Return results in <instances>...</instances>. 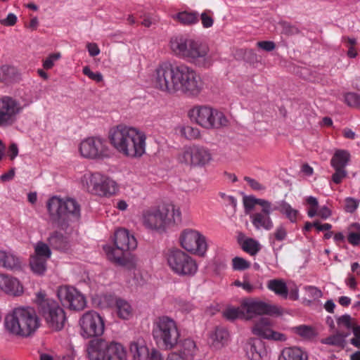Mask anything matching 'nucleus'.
<instances>
[{
    "instance_id": "f257e3e1",
    "label": "nucleus",
    "mask_w": 360,
    "mask_h": 360,
    "mask_svg": "<svg viewBox=\"0 0 360 360\" xmlns=\"http://www.w3.org/2000/svg\"><path fill=\"white\" fill-rule=\"evenodd\" d=\"M169 48L172 53L196 67L208 68L214 58L208 45L201 40L186 35L171 38Z\"/></svg>"
},
{
    "instance_id": "f03ea898",
    "label": "nucleus",
    "mask_w": 360,
    "mask_h": 360,
    "mask_svg": "<svg viewBox=\"0 0 360 360\" xmlns=\"http://www.w3.org/2000/svg\"><path fill=\"white\" fill-rule=\"evenodd\" d=\"M108 139L112 148L125 157L138 158L146 153V135L136 127L120 124L110 129Z\"/></svg>"
},
{
    "instance_id": "7ed1b4c3",
    "label": "nucleus",
    "mask_w": 360,
    "mask_h": 360,
    "mask_svg": "<svg viewBox=\"0 0 360 360\" xmlns=\"http://www.w3.org/2000/svg\"><path fill=\"white\" fill-rule=\"evenodd\" d=\"M40 326V319L34 309L20 307L6 314L5 330L10 334L27 338L32 335Z\"/></svg>"
},
{
    "instance_id": "20e7f679",
    "label": "nucleus",
    "mask_w": 360,
    "mask_h": 360,
    "mask_svg": "<svg viewBox=\"0 0 360 360\" xmlns=\"http://www.w3.org/2000/svg\"><path fill=\"white\" fill-rule=\"evenodd\" d=\"M172 94L181 93L188 97H197L204 89L200 75L192 67L175 61Z\"/></svg>"
},
{
    "instance_id": "39448f33",
    "label": "nucleus",
    "mask_w": 360,
    "mask_h": 360,
    "mask_svg": "<svg viewBox=\"0 0 360 360\" xmlns=\"http://www.w3.org/2000/svg\"><path fill=\"white\" fill-rule=\"evenodd\" d=\"M165 257L171 271L178 276L190 278L198 272L195 259L179 248L168 250Z\"/></svg>"
},
{
    "instance_id": "423d86ee",
    "label": "nucleus",
    "mask_w": 360,
    "mask_h": 360,
    "mask_svg": "<svg viewBox=\"0 0 360 360\" xmlns=\"http://www.w3.org/2000/svg\"><path fill=\"white\" fill-rule=\"evenodd\" d=\"M82 186L90 193L100 197H110L119 190L117 183L101 172L86 173L81 177Z\"/></svg>"
},
{
    "instance_id": "0eeeda50",
    "label": "nucleus",
    "mask_w": 360,
    "mask_h": 360,
    "mask_svg": "<svg viewBox=\"0 0 360 360\" xmlns=\"http://www.w3.org/2000/svg\"><path fill=\"white\" fill-rule=\"evenodd\" d=\"M35 302L39 311L49 326L54 330H60L65 325L66 316L64 310L53 299L46 297L44 292L36 295Z\"/></svg>"
},
{
    "instance_id": "6e6552de",
    "label": "nucleus",
    "mask_w": 360,
    "mask_h": 360,
    "mask_svg": "<svg viewBox=\"0 0 360 360\" xmlns=\"http://www.w3.org/2000/svg\"><path fill=\"white\" fill-rule=\"evenodd\" d=\"M153 336L157 343L171 349L177 345L180 332L173 319L162 316L157 318L153 323Z\"/></svg>"
},
{
    "instance_id": "1a4fd4ad",
    "label": "nucleus",
    "mask_w": 360,
    "mask_h": 360,
    "mask_svg": "<svg viewBox=\"0 0 360 360\" xmlns=\"http://www.w3.org/2000/svg\"><path fill=\"white\" fill-rule=\"evenodd\" d=\"M191 120L207 129H219L228 124L224 112L208 105H195L188 111Z\"/></svg>"
},
{
    "instance_id": "9d476101",
    "label": "nucleus",
    "mask_w": 360,
    "mask_h": 360,
    "mask_svg": "<svg viewBox=\"0 0 360 360\" xmlns=\"http://www.w3.org/2000/svg\"><path fill=\"white\" fill-rule=\"evenodd\" d=\"M30 102L15 96H0V127H8L17 122L20 115Z\"/></svg>"
},
{
    "instance_id": "9b49d317",
    "label": "nucleus",
    "mask_w": 360,
    "mask_h": 360,
    "mask_svg": "<svg viewBox=\"0 0 360 360\" xmlns=\"http://www.w3.org/2000/svg\"><path fill=\"white\" fill-rule=\"evenodd\" d=\"M50 216L54 219H78L80 217V206L73 198L51 197L46 204Z\"/></svg>"
},
{
    "instance_id": "f8f14e48",
    "label": "nucleus",
    "mask_w": 360,
    "mask_h": 360,
    "mask_svg": "<svg viewBox=\"0 0 360 360\" xmlns=\"http://www.w3.org/2000/svg\"><path fill=\"white\" fill-rule=\"evenodd\" d=\"M175 61L166 60L160 62L151 75L153 86L163 93L172 94Z\"/></svg>"
},
{
    "instance_id": "ddd939ff",
    "label": "nucleus",
    "mask_w": 360,
    "mask_h": 360,
    "mask_svg": "<svg viewBox=\"0 0 360 360\" xmlns=\"http://www.w3.org/2000/svg\"><path fill=\"white\" fill-rule=\"evenodd\" d=\"M177 161L187 166L204 167L210 163L212 154L208 148L199 145L184 146L178 153Z\"/></svg>"
},
{
    "instance_id": "4468645a",
    "label": "nucleus",
    "mask_w": 360,
    "mask_h": 360,
    "mask_svg": "<svg viewBox=\"0 0 360 360\" xmlns=\"http://www.w3.org/2000/svg\"><path fill=\"white\" fill-rule=\"evenodd\" d=\"M181 247L186 252L203 257L207 250L206 237L199 231L193 229H185L179 235Z\"/></svg>"
},
{
    "instance_id": "2eb2a0df",
    "label": "nucleus",
    "mask_w": 360,
    "mask_h": 360,
    "mask_svg": "<svg viewBox=\"0 0 360 360\" xmlns=\"http://www.w3.org/2000/svg\"><path fill=\"white\" fill-rule=\"evenodd\" d=\"M79 152L82 158L90 160H103L110 155L105 141L98 136L82 139L79 144Z\"/></svg>"
},
{
    "instance_id": "dca6fc26",
    "label": "nucleus",
    "mask_w": 360,
    "mask_h": 360,
    "mask_svg": "<svg viewBox=\"0 0 360 360\" xmlns=\"http://www.w3.org/2000/svg\"><path fill=\"white\" fill-rule=\"evenodd\" d=\"M167 215L168 209L166 207H152L147 208L142 212L143 225L149 230L165 232L169 227Z\"/></svg>"
},
{
    "instance_id": "f3484780",
    "label": "nucleus",
    "mask_w": 360,
    "mask_h": 360,
    "mask_svg": "<svg viewBox=\"0 0 360 360\" xmlns=\"http://www.w3.org/2000/svg\"><path fill=\"white\" fill-rule=\"evenodd\" d=\"M245 319L249 320L258 315H281L283 309L278 305L271 304L257 299H245L243 302Z\"/></svg>"
},
{
    "instance_id": "a211bd4d",
    "label": "nucleus",
    "mask_w": 360,
    "mask_h": 360,
    "mask_svg": "<svg viewBox=\"0 0 360 360\" xmlns=\"http://www.w3.org/2000/svg\"><path fill=\"white\" fill-rule=\"evenodd\" d=\"M81 334L85 338L101 335L105 329L103 318L95 311L84 313L79 319Z\"/></svg>"
},
{
    "instance_id": "6ab92c4d",
    "label": "nucleus",
    "mask_w": 360,
    "mask_h": 360,
    "mask_svg": "<svg viewBox=\"0 0 360 360\" xmlns=\"http://www.w3.org/2000/svg\"><path fill=\"white\" fill-rule=\"evenodd\" d=\"M57 295L62 304L72 310H82L86 304V298L75 288L61 286L58 289Z\"/></svg>"
},
{
    "instance_id": "aec40b11",
    "label": "nucleus",
    "mask_w": 360,
    "mask_h": 360,
    "mask_svg": "<svg viewBox=\"0 0 360 360\" xmlns=\"http://www.w3.org/2000/svg\"><path fill=\"white\" fill-rule=\"evenodd\" d=\"M101 308L115 305L117 316L122 320H129L133 316L134 309L129 302L122 298L115 297L112 295H103L98 303Z\"/></svg>"
},
{
    "instance_id": "412c9836",
    "label": "nucleus",
    "mask_w": 360,
    "mask_h": 360,
    "mask_svg": "<svg viewBox=\"0 0 360 360\" xmlns=\"http://www.w3.org/2000/svg\"><path fill=\"white\" fill-rule=\"evenodd\" d=\"M254 335L264 339L284 342L287 340L286 336L281 333L274 331L272 329V324L267 318H261L255 323L252 328Z\"/></svg>"
},
{
    "instance_id": "4be33fe9",
    "label": "nucleus",
    "mask_w": 360,
    "mask_h": 360,
    "mask_svg": "<svg viewBox=\"0 0 360 360\" xmlns=\"http://www.w3.org/2000/svg\"><path fill=\"white\" fill-rule=\"evenodd\" d=\"M4 292L7 295L18 297L22 295L24 288L20 281L10 275L0 274V293Z\"/></svg>"
},
{
    "instance_id": "5701e85b",
    "label": "nucleus",
    "mask_w": 360,
    "mask_h": 360,
    "mask_svg": "<svg viewBox=\"0 0 360 360\" xmlns=\"http://www.w3.org/2000/svg\"><path fill=\"white\" fill-rule=\"evenodd\" d=\"M115 245L124 252L131 251L136 248L137 240L128 230L119 229L115 233Z\"/></svg>"
},
{
    "instance_id": "b1692460",
    "label": "nucleus",
    "mask_w": 360,
    "mask_h": 360,
    "mask_svg": "<svg viewBox=\"0 0 360 360\" xmlns=\"http://www.w3.org/2000/svg\"><path fill=\"white\" fill-rule=\"evenodd\" d=\"M246 356L251 360H262L267 352L263 341L259 338H250L245 345Z\"/></svg>"
},
{
    "instance_id": "393cba45",
    "label": "nucleus",
    "mask_w": 360,
    "mask_h": 360,
    "mask_svg": "<svg viewBox=\"0 0 360 360\" xmlns=\"http://www.w3.org/2000/svg\"><path fill=\"white\" fill-rule=\"evenodd\" d=\"M274 211V206L269 202V212H264L261 210V212H255L250 215V218L254 227L257 230L264 229L269 231L274 227V222L270 217V214Z\"/></svg>"
},
{
    "instance_id": "a878e982",
    "label": "nucleus",
    "mask_w": 360,
    "mask_h": 360,
    "mask_svg": "<svg viewBox=\"0 0 360 360\" xmlns=\"http://www.w3.org/2000/svg\"><path fill=\"white\" fill-rule=\"evenodd\" d=\"M103 250L110 261L122 266H128L131 263V257H134V255L127 257L125 252L117 246L105 245L103 246Z\"/></svg>"
},
{
    "instance_id": "bb28decb",
    "label": "nucleus",
    "mask_w": 360,
    "mask_h": 360,
    "mask_svg": "<svg viewBox=\"0 0 360 360\" xmlns=\"http://www.w3.org/2000/svg\"><path fill=\"white\" fill-rule=\"evenodd\" d=\"M108 342L94 340L88 345L86 352L90 360H104L107 356Z\"/></svg>"
},
{
    "instance_id": "cd10ccee",
    "label": "nucleus",
    "mask_w": 360,
    "mask_h": 360,
    "mask_svg": "<svg viewBox=\"0 0 360 360\" xmlns=\"http://www.w3.org/2000/svg\"><path fill=\"white\" fill-rule=\"evenodd\" d=\"M20 267L18 257L9 248H0V268L13 270Z\"/></svg>"
},
{
    "instance_id": "c85d7f7f",
    "label": "nucleus",
    "mask_w": 360,
    "mask_h": 360,
    "mask_svg": "<svg viewBox=\"0 0 360 360\" xmlns=\"http://www.w3.org/2000/svg\"><path fill=\"white\" fill-rule=\"evenodd\" d=\"M129 350L132 360H148L150 352L143 339L138 338L130 342Z\"/></svg>"
},
{
    "instance_id": "c756f323",
    "label": "nucleus",
    "mask_w": 360,
    "mask_h": 360,
    "mask_svg": "<svg viewBox=\"0 0 360 360\" xmlns=\"http://www.w3.org/2000/svg\"><path fill=\"white\" fill-rule=\"evenodd\" d=\"M229 341V333L223 328H216L209 337V344L212 349H221L228 345Z\"/></svg>"
},
{
    "instance_id": "7c9ffc66",
    "label": "nucleus",
    "mask_w": 360,
    "mask_h": 360,
    "mask_svg": "<svg viewBox=\"0 0 360 360\" xmlns=\"http://www.w3.org/2000/svg\"><path fill=\"white\" fill-rule=\"evenodd\" d=\"M274 210L278 211L283 215L291 224H296L301 218L300 211L291 206L285 200H280L274 206Z\"/></svg>"
},
{
    "instance_id": "2f4dec72",
    "label": "nucleus",
    "mask_w": 360,
    "mask_h": 360,
    "mask_svg": "<svg viewBox=\"0 0 360 360\" xmlns=\"http://www.w3.org/2000/svg\"><path fill=\"white\" fill-rule=\"evenodd\" d=\"M106 360H127V352L125 347L115 340L108 342Z\"/></svg>"
},
{
    "instance_id": "473e14b6",
    "label": "nucleus",
    "mask_w": 360,
    "mask_h": 360,
    "mask_svg": "<svg viewBox=\"0 0 360 360\" xmlns=\"http://www.w3.org/2000/svg\"><path fill=\"white\" fill-rule=\"evenodd\" d=\"M278 360H309L308 354L299 347L284 348L278 356Z\"/></svg>"
},
{
    "instance_id": "72a5a7b5",
    "label": "nucleus",
    "mask_w": 360,
    "mask_h": 360,
    "mask_svg": "<svg viewBox=\"0 0 360 360\" xmlns=\"http://www.w3.org/2000/svg\"><path fill=\"white\" fill-rule=\"evenodd\" d=\"M136 258L131 257V263L127 267L132 269L134 284L142 285L147 282L150 276L148 272L136 266Z\"/></svg>"
},
{
    "instance_id": "f704fd0d",
    "label": "nucleus",
    "mask_w": 360,
    "mask_h": 360,
    "mask_svg": "<svg viewBox=\"0 0 360 360\" xmlns=\"http://www.w3.org/2000/svg\"><path fill=\"white\" fill-rule=\"evenodd\" d=\"M269 202L264 199L256 198L252 195L245 196L243 198V205L247 213L252 211L256 205H259L262 211L269 212Z\"/></svg>"
},
{
    "instance_id": "c9c22d12",
    "label": "nucleus",
    "mask_w": 360,
    "mask_h": 360,
    "mask_svg": "<svg viewBox=\"0 0 360 360\" xmlns=\"http://www.w3.org/2000/svg\"><path fill=\"white\" fill-rule=\"evenodd\" d=\"M266 286L269 290L282 298L288 297V289L285 282L282 279H272L267 282Z\"/></svg>"
},
{
    "instance_id": "e433bc0d",
    "label": "nucleus",
    "mask_w": 360,
    "mask_h": 360,
    "mask_svg": "<svg viewBox=\"0 0 360 360\" xmlns=\"http://www.w3.org/2000/svg\"><path fill=\"white\" fill-rule=\"evenodd\" d=\"M197 350L195 342L193 340L187 338L181 342L179 353L186 359L191 360L196 354Z\"/></svg>"
},
{
    "instance_id": "4c0bfd02",
    "label": "nucleus",
    "mask_w": 360,
    "mask_h": 360,
    "mask_svg": "<svg viewBox=\"0 0 360 360\" xmlns=\"http://www.w3.org/2000/svg\"><path fill=\"white\" fill-rule=\"evenodd\" d=\"M349 158L350 155L348 151L338 150L331 159V165L333 167L345 168L347 165Z\"/></svg>"
},
{
    "instance_id": "58836bf2",
    "label": "nucleus",
    "mask_w": 360,
    "mask_h": 360,
    "mask_svg": "<svg viewBox=\"0 0 360 360\" xmlns=\"http://www.w3.org/2000/svg\"><path fill=\"white\" fill-rule=\"evenodd\" d=\"M174 18L185 25L196 24L199 20L198 13L195 11L179 12Z\"/></svg>"
},
{
    "instance_id": "ea45409f",
    "label": "nucleus",
    "mask_w": 360,
    "mask_h": 360,
    "mask_svg": "<svg viewBox=\"0 0 360 360\" xmlns=\"http://www.w3.org/2000/svg\"><path fill=\"white\" fill-rule=\"evenodd\" d=\"M224 316L228 320H235L236 319H244L245 312L243 309V302L238 307H229L223 311Z\"/></svg>"
},
{
    "instance_id": "a19ab883",
    "label": "nucleus",
    "mask_w": 360,
    "mask_h": 360,
    "mask_svg": "<svg viewBox=\"0 0 360 360\" xmlns=\"http://www.w3.org/2000/svg\"><path fill=\"white\" fill-rule=\"evenodd\" d=\"M32 256L48 260L51 256V251L47 244L39 241L34 245V253Z\"/></svg>"
},
{
    "instance_id": "79ce46f5",
    "label": "nucleus",
    "mask_w": 360,
    "mask_h": 360,
    "mask_svg": "<svg viewBox=\"0 0 360 360\" xmlns=\"http://www.w3.org/2000/svg\"><path fill=\"white\" fill-rule=\"evenodd\" d=\"M348 242L354 245H358L360 243V224L354 223L348 229Z\"/></svg>"
},
{
    "instance_id": "37998d69",
    "label": "nucleus",
    "mask_w": 360,
    "mask_h": 360,
    "mask_svg": "<svg viewBox=\"0 0 360 360\" xmlns=\"http://www.w3.org/2000/svg\"><path fill=\"white\" fill-rule=\"evenodd\" d=\"M49 244L59 250H65L67 248V240L61 233L54 232L49 238Z\"/></svg>"
},
{
    "instance_id": "c03bdc74",
    "label": "nucleus",
    "mask_w": 360,
    "mask_h": 360,
    "mask_svg": "<svg viewBox=\"0 0 360 360\" xmlns=\"http://www.w3.org/2000/svg\"><path fill=\"white\" fill-rule=\"evenodd\" d=\"M182 136L188 139H196L200 135L198 129L189 125H179L176 129Z\"/></svg>"
},
{
    "instance_id": "a18cd8bd",
    "label": "nucleus",
    "mask_w": 360,
    "mask_h": 360,
    "mask_svg": "<svg viewBox=\"0 0 360 360\" xmlns=\"http://www.w3.org/2000/svg\"><path fill=\"white\" fill-rule=\"evenodd\" d=\"M47 260L32 256L30 266L34 273L41 275L46 270Z\"/></svg>"
},
{
    "instance_id": "49530a36",
    "label": "nucleus",
    "mask_w": 360,
    "mask_h": 360,
    "mask_svg": "<svg viewBox=\"0 0 360 360\" xmlns=\"http://www.w3.org/2000/svg\"><path fill=\"white\" fill-rule=\"evenodd\" d=\"M242 248L250 255H255L260 250L261 246L255 239L247 238L243 242Z\"/></svg>"
},
{
    "instance_id": "de8ad7c7",
    "label": "nucleus",
    "mask_w": 360,
    "mask_h": 360,
    "mask_svg": "<svg viewBox=\"0 0 360 360\" xmlns=\"http://www.w3.org/2000/svg\"><path fill=\"white\" fill-rule=\"evenodd\" d=\"M292 330L295 333L304 339H311L315 335L313 328L306 325L294 327Z\"/></svg>"
},
{
    "instance_id": "09e8293b",
    "label": "nucleus",
    "mask_w": 360,
    "mask_h": 360,
    "mask_svg": "<svg viewBox=\"0 0 360 360\" xmlns=\"http://www.w3.org/2000/svg\"><path fill=\"white\" fill-rule=\"evenodd\" d=\"M347 335H342L340 333H336L331 336H329L322 340V342L326 345L344 347L345 338Z\"/></svg>"
},
{
    "instance_id": "8fccbe9b",
    "label": "nucleus",
    "mask_w": 360,
    "mask_h": 360,
    "mask_svg": "<svg viewBox=\"0 0 360 360\" xmlns=\"http://www.w3.org/2000/svg\"><path fill=\"white\" fill-rule=\"evenodd\" d=\"M305 202L309 207L307 214L310 218L315 217L319 208V202L316 198L314 196H307L305 198Z\"/></svg>"
},
{
    "instance_id": "3c124183",
    "label": "nucleus",
    "mask_w": 360,
    "mask_h": 360,
    "mask_svg": "<svg viewBox=\"0 0 360 360\" xmlns=\"http://www.w3.org/2000/svg\"><path fill=\"white\" fill-rule=\"evenodd\" d=\"M344 97L347 105L360 109V95L349 92L347 93Z\"/></svg>"
},
{
    "instance_id": "603ef678",
    "label": "nucleus",
    "mask_w": 360,
    "mask_h": 360,
    "mask_svg": "<svg viewBox=\"0 0 360 360\" xmlns=\"http://www.w3.org/2000/svg\"><path fill=\"white\" fill-rule=\"evenodd\" d=\"M250 266V263L246 259L236 257L232 259V267L236 271H243L248 269Z\"/></svg>"
},
{
    "instance_id": "864d4df0",
    "label": "nucleus",
    "mask_w": 360,
    "mask_h": 360,
    "mask_svg": "<svg viewBox=\"0 0 360 360\" xmlns=\"http://www.w3.org/2000/svg\"><path fill=\"white\" fill-rule=\"evenodd\" d=\"M167 219L169 221V226L180 223L181 221V212L180 209L173 207L171 214H169V210H168Z\"/></svg>"
},
{
    "instance_id": "5fc2aeb1",
    "label": "nucleus",
    "mask_w": 360,
    "mask_h": 360,
    "mask_svg": "<svg viewBox=\"0 0 360 360\" xmlns=\"http://www.w3.org/2000/svg\"><path fill=\"white\" fill-rule=\"evenodd\" d=\"M60 58L61 55L59 52L50 54L45 60H44L43 68L46 70L51 69L54 66L56 62Z\"/></svg>"
},
{
    "instance_id": "6e6d98bb",
    "label": "nucleus",
    "mask_w": 360,
    "mask_h": 360,
    "mask_svg": "<svg viewBox=\"0 0 360 360\" xmlns=\"http://www.w3.org/2000/svg\"><path fill=\"white\" fill-rule=\"evenodd\" d=\"M304 290L306 292L307 295L312 300L319 299L323 295L321 290L315 286H312V285L305 286Z\"/></svg>"
},
{
    "instance_id": "4d7b16f0",
    "label": "nucleus",
    "mask_w": 360,
    "mask_h": 360,
    "mask_svg": "<svg viewBox=\"0 0 360 360\" xmlns=\"http://www.w3.org/2000/svg\"><path fill=\"white\" fill-rule=\"evenodd\" d=\"M82 72H83L84 75H85L89 79H91L96 82H101L103 79V77L101 72H92L89 66H84L83 68Z\"/></svg>"
},
{
    "instance_id": "13d9d810",
    "label": "nucleus",
    "mask_w": 360,
    "mask_h": 360,
    "mask_svg": "<svg viewBox=\"0 0 360 360\" xmlns=\"http://www.w3.org/2000/svg\"><path fill=\"white\" fill-rule=\"evenodd\" d=\"M359 205V200L351 197H348L345 199V211L349 213L354 212Z\"/></svg>"
},
{
    "instance_id": "bf43d9fd",
    "label": "nucleus",
    "mask_w": 360,
    "mask_h": 360,
    "mask_svg": "<svg viewBox=\"0 0 360 360\" xmlns=\"http://www.w3.org/2000/svg\"><path fill=\"white\" fill-rule=\"evenodd\" d=\"M337 323L339 327H345L347 329H350L353 327L352 318L348 314L340 316L337 320Z\"/></svg>"
},
{
    "instance_id": "052dcab7",
    "label": "nucleus",
    "mask_w": 360,
    "mask_h": 360,
    "mask_svg": "<svg viewBox=\"0 0 360 360\" xmlns=\"http://www.w3.org/2000/svg\"><path fill=\"white\" fill-rule=\"evenodd\" d=\"M335 172L332 176V179L336 184H340L347 176V172L344 168L333 167Z\"/></svg>"
},
{
    "instance_id": "680f3d73",
    "label": "nucleus",
    "mask_w": 360,
    "mask_h": 360,
    "mask_svg": "<svg viewBox=\"0 0 360 360\" xmlns=\"http://www.w3.org/2000/svg\"><path fill=\"white\" fill-rule=\"evenodd\" d=\"M287 236V231L284 224H280L278 226L274 233V238L278 241H282L285 240Z\"/></svg>"
},
{
    "instance_id": "e2e57ef3",
    "label": "nucleus",
    "mask_w": 360,
    "mask_h": 360,
    "mask_svg": "<svg viewBox=\"0 0 360 360\" xmlns=\"http://www.w3.org/2000/svg\"><path fill=\"white\" fill-rule=\"evenodd\" d=\"M13 68L8 65L0 67V81L6 82L9 79V75L13 73Z\"/></svg>"
},
{
    "instance_id": "0e129e2a",
    "label": "nucleus",
    "mask_w": 360,
    "mask_h": 360,
    "mask_svg": "<svg viewBox=\"0 0 360 360\" xmlns=\"http://www.w3.org/2000/svg\"><path fill=\"white\" fill-rule=\"evenodd\" d=\"M200 20L204 28H210L213 25L214 20L206 11L201 14Z\"/></svg>"
},
{
    "instance_id": "69168bd1",
    "label": "nucleus",
    "mask_w": 360,
    "mask_h": 360,
    "mask_svg": "<svg viewBox=\"0 0 360 360\" xmlns=\"http://www.w3.org/2000/svg\"><path fill=\"white\" fill-rule=\"evenodd\" d=\"M288 296L292 300H297L299 299V288L295 283L289 284L288 286Z\"/></svg>"
},
{
    "instance_id": "338daca9",
    "label": "nucleus",
    "mask_w": 360,
    "mask_h": 360,
    "mask_svg": "<svg viewBox=\"0 0 360 360\" xmlns=\"http://www.w3.org/2000/svg\"><path fill=\"white\" fill-rule=\"evenodd\" d=\"M17 20V16L14 13H10L6 18L1 20L0 22L4 26H13L16 23Z\"/></svg>"
},
{
    "instance_id": "774afa93",
    "label": "nucleus",
    "mask_w": 360,
    "mask_h": 360,
    "mask_svg": "<svg viewBox=\"0 0 360 360\" xmlns=\"http://www.w3.org/2000/svg\"><path fill=\"white\" fill-rule=\"evenodd\" d=\"M244 180L250 185V186L255 191H262L264 190L265 187L262 186L259 182L257 180L252 179L248 176H245Z\"/></svg>"
}]
</instances>
